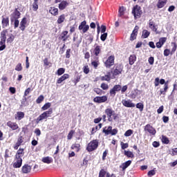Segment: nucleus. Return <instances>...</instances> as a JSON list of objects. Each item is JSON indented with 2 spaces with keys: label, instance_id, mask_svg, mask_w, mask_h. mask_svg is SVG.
<instances>
[{
  "label": "nucleus",
  "instance_id": "63",
  "mask_svg": "<svg viewBox=\"0 0 177 177\" xmlns=\"http://www.w3.org/2000/svg\"><path fill=\"white\" fill-rule=\"evenodd\" d=\"M159 42L162 44L164 45L167 42V37H161L159 39Z\"/></svg>",
  "mask_w": 177,
  "mask_h": 177
},
{
  "label": "nucleus",
  "instance_id": "50",
  "mask_svg": "<svg viewBox=\"0 0 177 177\" xmlns=\"http://www.w3.org/2000/svg\"><path fill=\"white\" fill-rule=\"evenodd\" d=\"M15 71H23V66L21 65V63H18L15 68Z\"/></svg>",
  "mask_w": 177,
  "mask_h": 177
},
{
  "label": "nucleus",
  "instance_id": "51",
  "mask_svg": "<svg viewBox=\"0 0 177 177\" xmlns=\"http://www.w3.org/2000/svg\"><path fill=\"white\" fill-rule=\"evenodd\" d=\"M44 99H45V97L43 95H39L36 100V103H37V104L42 103V102H44Z\"/></svg>",
  "mask_w": 177,
  "mask_h": 177
},
{
  "label": "nucleus",
  "instance_id": "9",
  "mask_svg": "<svg viewBox=\"0 0 177 177\" xmlns=\"http://www.w3.org/2000/svg\"><path fill=\"white\" fill-rule=\"evenodd\" d=\"M144 131H145V132H149V133L150 135H152L153 136H154L156 133H157V131L156 130V129L153 127V126H151L150 124H147L145 125Z\"/></svg>",
  "mask_w": 177,
  "mask_h": 177
},
{
  "label": "nucleus",
  "instance_id": "41",
  "mask_svg": "<svg viewBox=\"0 0 177 177\" xmlns=\"http://www.w3.org/2000/svg\"><path fill=\"white\" fill-rule=\"evenodd\" d=\"M161 141L164 145L169 144V139L168 138V137H167L165 136H162Z\"/></svg>",
  "mask_w": 177,
  "mask_h": 177
},
{
  "label": "nucleus",
  "instance_id": "34",
  "mask_svg": "<svg viewBox=\"0 0 177 177\" xmlns=\"http://www.w3.org/2000/svg\"><path fill=\"white\" fill-rule=\"evenodd\" d=\"M71 150H75V151L78 153V151L81 150V145H80L79 143L73 144L71 147Z\"/></svg>",
  "mask_w": 177,
  "mask_h": 177
},
{
  "label": "nucleus",
  "instance_id": "49",
  "mask_svg": "<svg viewBox=\"0 0 177 177\" xmlns=\"http://www.w3.org/2000/svg\"><path fill=\"white\" fill-rule=\"evenodd\" d=\"M50 106H52V104H50V102H47L41 107V110H43V111H45V110H48V109H50Z\"/></svg>",
  "mask_w": 177,
  "mask_h": 177
},
{
  "label": "nucleus",
  "instance_id": "14",
  "mask_svg": "<svg viewBox=\"0 0 177 177\" xmlns=\"http://www.w3.org/2000/svg\"><path fill=\"white\" fill-rule=\"evenodd\" d=\"M107 96L106 95H103L101 97L97 96L94 97L93 102L95 103H105V102H107Z\"/></svg>",
  "mask_w": 177,
  "mask_h": 177
},
{
  "label": "nucleus",
  "instance_id": "60",
  "mask_svg": "<svg viewBox=\"0 0 177 177\" xmlns=\"http://www.w3.org/2000/svg\"><path fill=\"white\" fill-rule=\"evenodd\" d=\"M10 153V151L9 149H6L5 151V155H4L5 160H8V158H9V157H10V156L9 155Z\"/></svg>",
  "mask_w": 177,
  "mask_h": 177
},
{
  "label": "nucleus",
  "instance_id": "3",
  "mask_svg": "<svg viewBox=\"0 0 177 177\" xmlns=\"http://www.w3.org/2000/svg\"><path fill=\"white\" fill-rule=\"evenodd\" d=\"M105 114L109 122H113V120L115 121L118 118V114L115 113V111L113 110V108H106Z\"/></svg>",
  "mask_w": 177,
  "mask_h": 177
},
{
  "label": "nucleus",
  "instance_id": "23",
  "mask_svg": "<svg viewBox=\"0 0 177 177\" xmlns=\"http://www.w3.org/2000/svg\"><path fill=\"white\" fill-rule=\"evenodd\" d=\"M26 26H27V18L24 17L20 22V26H19L20 30L21 31H24L26 30Z\"/></svg>",
  "mask_w": 177,
  "mask_h": 177
},
{
  "label": "nucleus",
  "instance_id": "64",
  "mask_svg": "<svg viewBox=\"0 0 177 177\" xmlns=\"http://www.w3.org/2000/svg\"><path fill=\"white\" fill-rule=\"evenodd\" d=\"M147 175H148V176L151 177V176L156 175V171H154V170H150V171L148 172Z\"/></svg>",
  "mask_w": 177,
  "mask_h": 177
},
{
  "label": "nucleus",
  "instance_id": "58",
  "mask_svg": "<svg viewBox=\"0 0 177 177\" xmlns=\"http://www.w3.org/2000/svg\"><path fill=\"white\" fill-rule=\"evenodd\" d=\"M99 64H100L99 61L91 62V66H93V67H94V68H95V69L97 68V66H99Z\"/></svg>",
  "mask_w": 177,
  "mask_h": 177
},
{
  "label": "nucleus",
  "instance_id": "27",
  "mask_svg": "<svg viewBox=\"0 0 177 177\" xmlns=\"http://www.w3.org/2000/svg\"><path fill=\"white\" fill-rule=\"evenodd\" d=\"M1 25L3 28H6L9 26V17L2 18Z\"/></svg>",
  "mask_w": 177,
  "mask_h": 177
},
{
  "label": "nucleus",
  "instance_id": "37",
  "mask_svg": "<svg viewBox=\"0 0 177 177\" xmlns=\"http://www.w3.org/2000/svg\"><path fill=\"white\" fill-rule=\"evenodd\" d=\"M129 62L130 66H132L133 64H134L135 62H136V55H130L129 58Z\"/></svg>",
  "mask_w": 177,
  "mask_h": 177
},
{
  "label": "nucleus",
  "instance_id": "26",
  "mask_svg": "<svg viewBox=\"0 0 177 177\" xmlns=\"http://www.w3.org/2000/svg\"><path fill=\"white\" fill-rule=\"evenodd\" d=\"M168 0H158L156 4L158 9H162L167 5Z\"/></svg>",
  "mask_w": 177,
  "mask_h": 177
},
{
  "label": "nucleus",
  "instance_id": "29",
  "mask_svg": "<svg viewBox=\"0 0 177 177\" xmlns=\"http://www.w3.org/2000/svg\"><path fill=\"white\" fill-rule=\"evenodd\" d=\"M24 115H26L24 112L18 111V112H17V114H15V120L20 121V120H23V118H24Z\"/></svg>",
  "mask_w": 177,
  "mask_h": 177
},
{
  "label": "nucleus",
  "instance_id": "6",
  "mask_svg": "<svg viewBox=\"0 0 177 177\" xmlns=\"http://www.w3.org/2000/svg\"><path fill=\"white\" fill-rule=\"evenodd\" d=\"M99 147V140H93L88 143L86 150L91 153Z\"/></svg>",
  "mask_w": 177,
  "mask_h": 177
},
{
  "label": "nucleus",
  "instance_id": "53",
  "mask_svg": "<svg viewBox=\"0 0 177 177\" xmlns=\"http://www.w3.org/2000/svg\"><path fill=\"white\" fill-rule=\"evenodd\" d=\"M94 92H95V93H97V95H103V93H104V91H103V90H102L99 88H94Z\"/></svg>",
  "mask_w": 177,
  "mask_h": 177
},
{
  "label": "nucleus",
  "instance_id": "2",
  "mask_svg": "<svg viewBox=\"0 0 177 177\" xmlns=\"http://www.w3.org/2000/svg\"><path fill=\"white\" fill-rule=\"evenodd\" d=\"M164 85V88L160 90V95H165L167 92L168 91V81L165 82V80L161 79L160 80L159 77L155 78L154 81V85L155 86H158L159 85Z\"/></svg>",
  "mask_w": 177,
  "mask_h": 177
},
{
  "label": "nucleus",
  "instance_id": "62",
  "mask_svg": "<svg viewBox=\"0 0 177 177\" xmlns=\"http://www.w3.org/2000/svg\"><path fill=\"white\" fill-rule=\"evenodd\" d=\"M32 10H34V12H37L38 10V3L33 2Z\"/></svg>",
  "mask_w": 177,
  "mask_h": 177
},
{
  "label": "nucleus",
  "instance_id": "54",
  "mask_svg": "<svg viewBox=\"0 0 177 177\" xmlns=\"http://www.w3.org/2000/svg\"><path fill=\"white\" fill-rule=\"evenodd\" d=\"M89 71H91V70L89 69V66L85 65L83 67V73H84V74H89Z\"/></svg>",
  "mask_w": 177,
  "mask_h": 177
},
{
  "label": "nucleus",
  "instance_id": "42",
  "mask_svg": "<svg viewBox=\"0 0 177 177\" xmlns=\"http://www.w3.org/2000/svg\"><path fill=\"white\" fill-rule=\"evenodd\" d=\"M66 73V68H59L56 72V74H57L59 76L63 75Z\"/></svg>",
  "mask_w": 177,
  "mask_h": 177
},
{
  "label": "nucleus",
  "instance_id": "18",
  "mask_svg": "<svg viewBox=\"0 0 177 177\" xmlns=\"http://www.w3.org/2000/svg\"><path fill=\"white\" fill-rule=\"evenodd\" d=\"M7 127H8V128H10L12 131H17V129H19V124L12 121H8L7 122Z\"/></svg>",
  "mask_w": 177,
  "mask_h": 177
},
{
  "label": "nucleus",
  "instance_id": "10",
  "mask_svg": "<svg viewBox=\"0 0 177 177\" xmlns=\"http://www.w3.org/2000/svg\"><path fill=\"white\" fill-rule=\"evenodd\" d=\"M115 59V57H114V55L109 56L104 62L105 67H106V68H110L111 66H114Z\"/></svg>",
  "mask_w": 177,
  "mask_h": 177
},
{
  "label": "nucleus",
  "instance_id": "30",
  "mask_svg": "<svg viewBox=\"0 0 177 177\" xmlns=\"http://www.w3.org/2000/svg\"><path fill=\"white\" fill-rule=\"evenodd\" d=\"M82 77V75H80V73L78 72H75V78L73 80V83L75 84V85H77V84H78V82H80V81H81V77Z\"/></svg>",
  "mask_w": 177,
  "mask_h": 177
},
{
  "label": "nucleus",
  "instance_id": "28",
  "mask_svg": "<svg viewBox=\"0 0 177 177\" xmlns=\"http://www.w3.org/2000/svg\"><path fill=\"white\" fill-rule=\"evenodd\" d=\"M68 6V2L63 0L58 6L59 10H64Z\"/></svg>",
  "mask_w": 177,
  "mask_h": 177
},
{
  "label": "nucleus",
  "instance_id": "61",
  "mask_svg": "<svg viewBox=\"0 0 177 177\" xmlns=\"http://www.w3.org/2000/svg\"><path fill=\"white\" fill-rule=\"evenodd\" d=\"M163 55L166 57H168L169 55H171V50H169L168 48L165 49L164 52H163Z\"/></svg>",
  "mask_w": 177,
  "mask_h": 177
},
{
  "label": "nucleus",
  "instance_id": "46",
  "mask_svg": "<svg viewBox=\"0 0 177 177\" xmlns=\"http://www.w3.org/2000/svg\"><path fill=\"white\" fill-rule=\"evenodd\" d=\"M136 109H138L140 111H143V109H145V105L142 102H139L136 105Z\"/></svg>",
  "mask_w": 177,
  "mask_h": 177
},
{
  "label": "nucleus",
  "instance_id": "32",
  "mask_svg": "<svg viewBox=\"0 0 177 177\" xmlns=\"http://www.w3.org/2000/svg\"><path fill=\"white\" fill-rule=\"evenodd\" d=\"M68 34V31L67 30H64L62 33H61V39H62V41L64 42H66V41H67V39H68V36H67V35Z\"/></svg>",
  "mask_w": 177,
  "mask_h": 177
},
{
  "label": "nucleus",
  "instance_id": "43",
  "mask_svg": "<svg viewBox=\"0 0 177 177\" xmlns=\"http://www.w3.org/2000/svg\"><path fill=\"white\" fill-rule=\"evenodd\" d=\"M111 77L110 75H106L104 76L101 77V81H106L107 82H110Z\"/></svg>",
  "mask_w": 177,
  "mask_h": 177
},
{
  "label": "nucleus",
  "instance_id": "20",
  "mask_svg": "<svg viewBox=\"0 0 177 177\" xmlns=\"http://www.w3.org/2000/svg\"><path fill=\"white\" fill-rule=\"evenodd\" d=\"M138 31H139V26H136L132 33L130 36V41H134V39L138 37Z\"/></svg>",
  "mask_w": 177,
  "mask_h": 177
},
{
  "label": "nucleus",
  "instance_id": "5",
  "mask_svg": "<svg viewBox=\"0 0 177 177\" xmlns=\"http://www.w3.org/2000/svg\"><path fill=\"white\" fill-rule=\"evenodd\" d=\"M53 113V109L52 108H50L48 111H44L36 119L37 124H39V122H41V121L43 120H46V118H48V117H50Z\"/></svg>",
  "mask_w": 177,
  "mask_h": 177
},
{
  "label": "nucleus",
  "instance_id": "52",
  "mask_svg": "<svg viewBox=\"0 0 177 177\" xmlns=\"http://www.w3.org/2000/svg\"><path fill=\"white\" fill-rule=\"evenodd\" d=\"M44 66H45L46 67H48V66H49V67H50L52 66V63H50V62H49L48 58H45L44 59Z\"/></svg>",
  "mask_w": 177,
  "mask_h": 177
},
{
  "label": "nucleus",
  "instance_id": "47",
  "mask_svg": "<svg viewBox=\"0 0 177 177\" xmlns=\"http://www.w3.org/2000/svg\"><path fill=\"white\" fill-rule=\"evenodd\" d=\"M171 45H173V48H171L170 55H174L176 52L177 45L176 42H171Z\"/></svg>",
  "mask_w": 177,
  "mask_h": 177
},
{
  "label": "nucleus",
  "instance_id": "59",
  "mask_svg": "<svg viewBox=\"0 0 177 177\" xmlns=\"http://www.w3.org/2000/svg\"><path fill=\"white\" fill-rule=\"evenodd\" d=\"M107 35H108L107 32L102 33V35H101V37H100L101 41L104 42V41H106V39H107Z\"/></svg>",
  "mask_w": 177,
  "mask_h": 177
},
{
  "label": "nucleus",
  "instance_id": "22",
  "mask_svg": "<svg viewBox=\"0 0 177 177\" xmlns=\"http://www.w3.org/2000/svg\"><path fill=\"white\" fill-rule=\"evenodd\" d=\"M149 27L151 28V31L158 34V32H157V26H156V23L151 19L149 21Z\"/></svg>",
  "mask_w": 177,
  "mask_h": 177
},
{
  "label": "nucleus",
  "instance_id": "1",
  "mask_svg": "<svg viewBox=\"0 0 177 177\" xmlns=\"http://www.w3.org/2000/svg\"><path fill=\"white\" fill-rule=\"evenodd\" d=\"M6 39L8 44H12L15 41V35L12 33L9 35V30L4 29L0 33V52L6 49Z\"/></svg>",
  "mask_w": 177,
  "mask_h": 177
},
{
  "label": "nucleus",
  "instance_id": "16",
  "mask_svg": "<svg viewBox=\"0 0 177 177\" xmlns=\"http://www.w3.org/2000/svg\"><path fill=\"white\" fill-rule=\"evenodd\" d=\"M20 12L17 8H15V11L12 14H11L10 20L11 21H15V19H20Z\"/></svg>",
  "mask_w": 177,
  "mask_h": 177
},
{
  "label": "nucleus",
  "instance_id": "21",
  "mask_svg": "<svg viewBox=\"0 0 177 177\" xmlns=\"http://www.w3.org/2000/svg\"><path fill=\"white\" fill-rule=\"evenodd\" d=\"M70 78V75L68 73H64L62 76L57 80L56 84H62V82L66 81V80H68Z\"/></svg>",
  "mask_w": 177,
  "mask_h": 177
},
{
  "label": "nucleus",
  "instance_id": "31",
  "mask_svg": "<svg viewBox=\"0 0 177 177\" xmlns=\"http://www.w3.org/2000/svg\"><path fill=\"white\" fill-rule=\"evenodd\" d=\"M131 164H132V160H127V162H123L120 166V168H121L122 169V171H125L126 168H128V167H129V165H131Z\"/></svg>",
  "mask_w": 177,
  "mask_h": 177
},
{
  "label": "nucleus",
  "instance_id": "4",
  "mask_svg": "<svg viewBox=\"0 0 177 177\" xmlns=\"http://www.w3.org/2000/svg\"><path fill=\"white\" fill-rule=\"evenodd\" d=\"M131 13L134 17L135 20H137V19H140V17H142V15H143L142 7H140L139 5L134 6L132 8Z\"/></svg>",
  "mask_w": 177,
  "mask_h": 177
},
{
  "label": "nucleus",
  "instance_id": "44",
  "mask_svg": "<svg viewBox=\"0 0 177 177\" xmlns=\"http://www.w3.org/2000/svg\"><path fill=\"white\" fill-rule=\"evenodd\" d=\"M150 35V32L147 30H144L142 31V38L146 39L148 38V37Z\"/></svg>",
  "mask_w": 177,
  "mask_h": 177
},
{
  "label": "nucleus",
  "instance_id": "11",
  "mask_svg": "<svg viewBox=\"0 0 177 177\" xmlns=\"http://www.w3.org/2000/svg\"><path fill=\"white\" fill-rule=\"evenodd\" d=\"M122 86L120 84L115 85L113 88H111L109 91L110 96H112V97H114L115 95L117 94V92H120L121 91Z\"/></svg>",
  "mask_w": 177,
  "mask_h": 177
},
{
  "label": "nucleus",
  "instance_id": "38",
  "mask_svg": "<svg viewBox=\"0 0 177 177\" xmlns=\"http://www.w3.org/2000/svg\"><path fill=\"white\" fill-rule=\"evenodd\" d=\"M124 154L126 157H128V158H133L135 157V155L131 151L124 150Z\"/></svg>",
  "mask_w": 177,
  "mask_h": 177
},
{
  "label": "nucleus",
  "instance_id": "45",
  "mask_svg": "<svg viewBox=\"0 0 177 177\" xmlns=\"http://www.w3.org/2000/svg\"><path fill=\"white\" fill-rule=\"evenodd\" d=\"M124 12H125V8H124V6L120 7L119 11H118L119 17H121V16H124Z\"/></svg>",
  "mask_w": 177,
  "mask_h": 177
},
{
  "label": "nucleus",
  "instance_id": "56",
  "mask_svg": "<svg viewBox=\"0 0 177 177\" xmlns=\"http://www.w3.org/2000/svg\"><path fill=\"white\" fill-rule=\"evenodd\" d=\"M133 133V130L132 129H129L124 133V136L127 138L131 136Z\"/></svg>",
  "mask_w": 177,
  "mask_h": 177
},
{
  "label": "nucleus",
  "instance_id": "33",
  "mask_svg": "<svg viewBox=\"0 0 177 177\" xmlns=\"http://www.w3.org/2000/svg\"><path fill=\"white\" fill-rule=\"evenodd\" d=\"M49 12L53 16H57V15H59V9L55 7H50L49 10Z\"/></svg>",
  "mask_w": 177,
  "mask_h": 177
},
{
  "label": "nucleus",
  "instance_id": "57",
  "mask_svg": "<svg viewBox=\"0 0 177 177\" xmlns=\"http://www.w3.org/2000/svg\"><path fill=\"white\" fill-rule=\"evenodd\" d=\"M120 146L122 150H125V149H128V147H129V145H128V143H124L123 142H120Z\"/></svg>",
  "mask_w": 177,
  "mask_h": 177
},
{
  "label": "nucleus",
  "instance_id": "12",
  "mask_svg": "<svg viewBox=\"0 0 177 177\" xmlns=\"http://www.w3.org/2000/svg\"><path fill=\"white\" fill-rule=\"evenodd\" d=\"M23 165V158L15 157V162L12 164L13 168H21Z\"/></svg>",
  "mask_w": 177,
  "mask_h": 177
},
{
  "label": "nucleus",
  "instance_id": "17",
  "mask_svg": "<svg viewBox=\"0 0 177 177\" xmlns=\"http://www.w3.org/2000/svg\"><path fill=\"white\" fill-rule=\"evenodd\" d=\"M31 169H32V167L30 165L25 164L21 167V172L22 174H30V172H31Z\"/></svg>",
  "mask_w": 177,
  "mask_h": 177
},
{
  "label": "nucleus",
  "instance_id": "35",
  "mask_svg": "<svg viewBox=\"0 0 177 177\" xmlns=\"http://www.w3.org/2000/svg\"><path fill=\"white\" fill-rule=\"evenodd\" d=\"M41 161L42 162H44V164H52V162H53V159L49 156H46L43 158Z\"/></svg>",
  "mask_w": 177,
  "mask_h": 177
},
{
  "label": "nucleus",
  "instance_id": "15",
  "mask_svg": "<svg viewBox=\"0 0 177 177\" xmlns=\"http://www.w3.org/2000/svg\"><path fill=\"white\" fill-rule=\"evenodd\" d=\"M79 30H82V32L85 34L89 30V25H86V21H83L79 26Z\"/></svg>",
  "mask_w": 177,
  "mask_h": 177
},
{
  "label": "nucleus",
  "instance_id": "39",
  "mask_svg": "<svg viewBox=\"0 0 177 177\" xmlns=\"http://www.w3.org/2000/svg\"><path fill=\"white\" fill-rule=\"evenodd\" d=\"M100 52H102V48L100 47V46H97L93 50V53L95 56H99V55L100 54Z\"/></svg>",
  "mask_w": 177,
  "mask_h": 177
},
{
  "label": "nucleus",
  "instance_id": "48",
  "mask_svg": "<svg viewBox=\"0 0 177 177\" xmlns=\"http://www.w3.org/2000/svg\"><path fill=\"white\" fill-rule=\"evenodd\" d=\"M74 133H75V131L71 130L67 136L68 140H71L73 139V136H74Z\"/></svg>",
  "mask_w": 177,
  "mask_h": 177
},
{
  "label": "nucleus",
  "instance_id": "7",
  "mask_svg": "<svg viewBox=\"0 0 177 177\" xmlns=\"http://www.w3.org/2000/svg\"><path fill=\"white\" fill-rule=\"evenodd\" d=\"M103 133H104L106 136L109 135H111V136H115L118 133V129H113V127L109 126L105 127L102 129Z\"/></svg>",
  "mask_w": 177,
  "mask_h": 177
},
{
  "label": "nucleus",
  "instance_id": "36",
  "mask_svg": "<svg viewBox=\"0 0 177 177\" xmlns=\"http://www.w3.org/2000/svg\"><path fill=\"white\" fill-rule=\"evenodd\" d=\"M65 20H66V15L62 14L59 17H58V19L57 20V24H62V23H64Z\"/></svg>",
  "mask_w": 177,
  "mask_h": 177
},
{
  "label": "nucleus",
  "instance_id": "25",
  "mask_svg": "<svg viewBox=\"0 0 177 177\" xmlns=\"http://www.w3.org/2000/svg\"><path fill=\"white\" fill-rule=\"evenodd\" d=\"M24 157V149L19 148L15 154V158H23Z\"/></svg>",
  "mask_w": 177,
  "mask_h": 177
},
{
  "label": "nucleus",
  "instance_id": "55",
  "mask_svg": "<svg viewBox=\"0 0 177 177\" xmlns=\"http://www.w3.org/2000/svg\"><path fill=\"white\" fill-rule=\"evenodd\" d=\"M100 88H102V89L103 91H108L109 89V84H106V83H102L100 85Z\"/></svg>",
  "mask_w": 177,
  "mask_h": 177
},
{
  "label": "nucleus",
  "instance_id": "8",
  "mask_svg": "<svg viewBox=\"0 0 177 177\" xmlns=\"http://www.w3.org/2000/svg\"><path fill=\"white\" fill-rule=\"evenodd\" d=\"M122 70H124V66L121 64H116L113 67V71H112V74L113 77H116V75H120L121 73H122Z\"/></svg>",
  "mask_w": 177,
  "mask_h": 177
},
{
  "label": "nucleus",
  "instance_id": "13",
  "mask_svg": "<svg viewBox=\"0 0 177 177\" xmlns=\"http://www.w3.org/2000/svg\"><path fill=\"white\" fill-rule=\"evenodd\" d=\"M24 142V138H23V136H20L17 140V142L15 143V145L13 147L14 150H19V147H20V146H21V145H23V143Z\"/></svg>",
  "mask_w": 177,
  "mask_h": 177
},
{
  "label": "nucleus",
  "instance_id": "19",
  "mask_svg": "<svg viewBox=\"0 0 177 177\" xmlns=\"http://www.w3.org/2000/svg\"><path fill=\"white\" fill-rule=\"evenodd\" d=\"M122 103L124 107H135V104L133 103L132 100H122Z\"/></svg>",
  "mask_w": 177,
  "mask_h": 177
},
{
  "label": "nucleus",
  "instance_id": "24",
  "mask_svg": "<svg viewBox=\"0 0 177 177\" xmlns=\"http://www.w3.org/2000/svg\"><path fill=\"white\" fill-rule=\"evenodd\" d=\"M113 174L111 175L110 173L106 171L104 169H102L100 172L98 177H111Z\"/></svg>",
  "mask_w": 177,
  "mask_h": 177
},
{
  "label": "nucleus",
  "instance_id": "40",
  "mask_svg": "<svg viewBox=\"0 0 177 177\" xmlns=\"http://www.w3.org/2000/svg\"><path fill=\"white\" fill-rule=\"evenodd\" d=\"M32 90L31 89V88H28L25 90L24 94V97L25 102H27V97H26V96H28V95H30V92H31Z\"/></svg>",
  "mask_w": 177,
  "mask_h": 177
}]
</instances>
